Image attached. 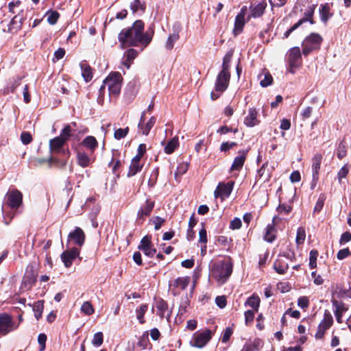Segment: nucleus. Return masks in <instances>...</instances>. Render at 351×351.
<instances>
[{"instance_id": "obj_1", "label": "nucleus", "mask_w": 351, "mask_h": 351, "mask_svg": "<svg viewBox=\"0 0 351 351\" xmlns=\"http://www.w3.org/2000/svg\"><path fill=\"white\" fill-rule=\"evenodd\" d=\"M153 34V30L144 32V23L137 20L131 27L123 29L118 38L122 48L138 45L145 48L151 42Z\"/></svg>"}, {"instance_id": "obj_2", "label": "nucleus", "mask_w": 351, "mask_h": 351, "mask_svg": "<svg viewBox=\"0 0 351 351\" xmlns=\"http://www.w3.org/2000/svg\"><path fill=\"white\" fill-rule=\"evenodd\" d=\"M22 202L23 195L19 190H11L7 193L5 202L1 208L5 224L10 223L15 215L14 210L21 205Z\"/></svg>"}, {"instance_id": "obj_3", "label": "nucleus", "mask_w": 351, "mask_h": 351, "mask_svg": "<svg viewBox=\"0 0 351 351\" xmlns=\"http://www.w3.org/2000/svg\"><path fill=\"white\" fill-rule=\"evenodd\" d=\"M230 57L226 56L223 58L222 70L217 76L215 83V91L211 92L210 97L213 100H215L219 97L221 94L225 91L229 84L230 73Z\"/></svg>"}, {"instance_id": "obj_4", "label": "nucleus", "mask_w": 351, "mask_h": 351, "mask_svg": "<svg viewBox=\"0 0 351 351\" xmlns=\"http://www.w3.org/2000/svg\"><path fill=\"white\" fill-rule=\"evenodd\" d=\"M232 272V264L229 261H219L213 264L210 274L219 285L225 283Z\"/></svg>"}, {"instance_id": "obj_5", "label": "nucleus", "mask_w": 351, "mask_h": 351, "mask_svg": "<svg viewBox=\"0 0 351 351\" xmlns=\"http://www.w3.org/2000/svg\"><path fill=\"white\" fill-rule=\"evenodd\" d=\"M123 77L120 73L113 72L104 81V86L100 88V91L107 86L110 96L117 97L121 90Z\"/></svg>"}, {"instance_id": "obj_6", "label": "nucleus", "mask_w": 351, "mask_h": 351, "mask_svg": "<svg viewBox=\"0 0 351 351\" xmlns=\"http://www.w3.org/2000/svg\"><path fill=\"white\" fill-rule=\"evenodd\" d=\"M71 136V128L69 125L65 126L59 136L49 141V148L51 152H60L64 143Z\"/></svg>"}, {"instance_id": "obj_7", "label": "nucleus", "mask_w": 351, "mask_h": 351, "mask_svg": "<svg viewBox=\"0 0 351 351\" xmlns=\"http://www.w3.org/2000/svg\"><path fill=\"white\" fill-rule=\"evenodd\" d=\"M322 40V37L317 33H312L306 36L302 43L303 54L306 56L313 51L319 49Z\"/></svg>"}, {"instance_id": "obj_8", "label": "nucleus", "mask_w": 351, "mask_h": 351, "mask_svg": "<svg viewBox=\"0 0 351 351\" xmlns=\"http://www.w3.org/2000/svg\"><path fill=\"white\" fill-rule=\"evenodd\" d=\"M19 324H16L12 316L7 313L0 314V335H6L18 328Z\"/></svg>"}, {"instance_id": "obj_9", "label": "nucleus", "mask_w": 351, "mask_h": 351, "mask_svg": "<svg viewBox=\"0 0 351 351\" xmlns=\"http://www.w3.org/2000/svg\"><path fill=\"white\" fill-rule=\"evenodd\" d=\"M301 51L298 47H295L289 49L287 53V60L289 63L288 71L295 73L296 69L299 67L301 62Z\"/></svg>"}, {"instance_id": "obj_10", "label": "nucleus", "mask_w": 351, "mask_h": 351, "mask_svg": "<svg viewBox=\"0 0 351 351\" xmlns=\"http://www.w3.org/2000/svg\"><path fill=\"white\" fill-rule=\"evenodd\" d=\"M213 332L210 330L206 329L202 332H196L193 334L190 344L193 347L202 348L210 340Z\"/></svg>"}, {"instance_id": "obj_11", "label": "nucleus", "mask_w": 351, "mask_h": 351, "mask_svg": "<svg viewBox=\"0 0 351 351\" xmlns=\"http://www.w3.org/2000/svg\"><path fill=\"white\" fill-rule=\"evenodd\" d=\"M75 153L76 162L82 168L90 166L95 161V158L92 156V154H88L83 149H77Z\"/></svg>"}, {"instance_id": "obj_12", "label": "nucleus", "mask_w": 351, "mask_h": 351, "mask_svg": "<svg viewBox=\"0 0 351 351\" xmlns=\"http://www.w3.org/2000/svg\"><path fill=\"white\" fill-rule=\"evenodd\" d=\"M333 319L329 313H325L323 319L319 323L317 331L315 335L317 339L323 338L325 332L332 325Z\"/></svg>"}, {"instance_id": "obj_13", "label": "nucleus", "mask_w": 351, "mask_h": 351, "mask_svg": "<svg viewBox=\"0 0 351 351\" xmlns=\"http://www.w3.org/2000/svg\"><path fill=\"white\" fill-rule=\"evenodd\" d=\"M234 186L233 182H229L226 184L220 182L217 185L215 192L214 196L215 198H221L224 199L230 196Z\"/></svg>"}, {"instance_id": "obj_14", "label": "nucleus", "mask_w": 351, "mask_h": 351, "mask_svg": "<svg viewBox=\"0 0 351 351\" xmlns=\"http://www.w3.org/2000/svg\"><path fill=\"white\" fill-rule=\"evenodd\" d=\"M80 255V249L72 247L70 250L64 251L61 254V259L66 267H70L73 261Z\"/></svg>"}, {"instance_id": "obj_15", "label": "nucleus", "mask_w": 351, "mask_h": 351, "mask_svg": "<svg viewBox=\"0 0 351 351\" xmlns=\"http://www.w3.org/2000/svg\"><path fill=\"white\" fill-rule=\"evenodd\" d=\"M145 111H143L141 114L140 121L138 125V128L139 130V132H141L143 135H148L151 129L153 128L156 123V118L154 117H150L148 121L146 123H144L145 121Z\"/></svg>"}, {"instance_id": "obj_16", "label": "nucleus", "mask_w": 351, "mask_h": 351, "mask_svg": "<svg viewBox=\"0 0 351 351\" xmlns=\"http://www.w3.org/2000/svg\"><path fill=\"white\" fill-rule=\"evenodd\" d=\"M145 255L152 257L156 252V250L153 247L151 238L149 236H145L141 241V243L138 247Z\"/></svg>"}, {"instance_id": "obj_17", "label": "nucleus", "mask_w": 351, "mask_h": 351, "mask_svg": "<svg viewBox=\"0 0 351 351\" xmlns=\"http://www.w3.org/2000/svg\"><path fill=\"white\" fill-rule=\"evenodd\" d=\"M85 240V234L83 230L77 227L73 232H71L68 236V243L73 241L74 243L81 247Z\"/></svg>"}, {"instance_id": "obj_18", "label": "nucleus", "mask_w": 351, "mask_h": 351, "mask_svg": "<svg viewBox=\"0 0 351 351\" xmlns=\"http://www.w3.org/2000/svg\"><path fill=\"white\" fill-rule=\"evenodd\" d=\"M246 12L247 8L244 6L241 8L240 12L236 16L234 22V28L233 30L234 34L235 35L240 34L243 30V26L245 23V16L246 14Z\"/></svg>"}, {"instance_id": "obj_19", "label": "nucleus", "mask_w": 351, "mask_h": 351, "mask_svg": "<svg viewBox=\"0 0 351 351\" xmlns=\"http://www.w3.org/2000/svg\"><path fill=\"white\" fill-rule=\"evenodd\" d=\"M258 110L254 108H251L248 110L247 115L244 119V124L247 127H254L259 124L260 121L258 119Z\"/></svg>"}, {"instance_id": "obj_20", "label": "nucleus", "mask_w": 351, "mask_h": 351, "mask_svg": "<svg viewBox=\"0 0 351 351\" xmlns=\"http://www.w3.org/2000/svg\"><path fill=\"white\" fill-rule=\"evenodd\" d=\"M247 152V151L244 150L239 152L238 156L234 159L231 171H239L243 167L246 159Z\"/></svg>"}, {"instance_id": "obj_21", "label": "nucleus", "mask_w": 351, "mask_h": 351, "mask_svg": "<svg viewBox=\"0 0 351 351\" xmlns=\"http://www.w3.org/2000/svg\"><path fill=\"white\" fill-rule=\"evenodd\" d=\"M80 145L87 148L93 154L98 147V142L93 136H87L82 141Z\"/></svg>"}, {"instance_id": "obj_22", "label": "nucleus", "mask_w": 351, "mask_h": 351, "mask_svg": "<svg viewBox=\"0 0 351 351\" xmlns=\"http://www.w3.org/2000/svg\"><path fill=\"white\" fill-rule=\"evenodd\" d=\"M322 158L323 157L321 154H315L312 158L313 178L315 180H318L319 170L321 167Z\"/></svg>"}, {"instance_id": "obj_23", "label": "nucleus", "mask_w": 351, "mask_h": 351, "mask_svg": "<svg viewBox=\"0 0 351 351\" xmlns=\"http://www.w3.org/2000/svg\"><path fill=\"white\" fill-rule=\"evenodd\" d=\"M82 76L86 82H90L93 76V70L90 66L86 62L82 61L80 63Z\"/></svg>"}, {"instance_id": "obj_24", "label": "nucleus", "mask_w": 351, "mask_h": 351, "mask_svg": "<svg viewBox=\"0 0 351 351\" xmlns=\"http://www.w3.org/2000/svg\"><path fill=\"white\" fill-rule=\"evenodd\" d=\"M140 160L138 156H134L132 158L128 173V177L134 176L141 170L143 165L140 163Z\"/></svg>"}, {"instance_id": "obj_25", "label": "nucleus", "mask_w": 351, "mask_h": 351, "mask_svg": "<svg viewBox=\"0 0 351 351\" xmlns=\"http://www.w3.org/2000/svg\"><path fill=\"white\" fill-rule=\"evenodd\" d=\"M267 165L268 163L265 162L257 172L258 180L263 183L268 182L271 177V171L267 168Z\"/></svg>"}, {"instance_id": "obj_26", "label": "nucleus", "mask_w": 351, "mask_h": 351, "mask_svg": "<svg viewBox=\"0 0 351 351\" xmlns=\"http://www.w3.org/2000/svg\"><path fill=\"white\" fill-rule=\"evenodd\" d=\"M154 206V202L147 200L138 212V220H144L145 217L149 215Z\"/></svg>"}, {"instance_id": "obj_27", "label": "nucleus", "mask_w": 351, "mask_h": 351, "mask_svg": "<svg viewBox=\"0 0 351 351\" xmlns=\"http://www.w3.org/2000/svg\"><path fill=\"white\" fill-rule=\"evenodd\" d=\"M289 267L287 258L282 256L279 258L274 264L275 270L280 274H285Z\"/></svg>"}, {"instance_id": "obj_28", "label": "nucleus", "mask_w": 351, "mask_h": 351, "mask_svg": "<svg viewBox=\"0 0 351 351\" xmlns=\"http://www.w3.org/2000/svg\"><path fill=\"white\" fill-rule=\"evenodd\" d=\"M190 278L188 276L179 277L176 279L170 285L173 289L184 290L189 285Z\"/></svg>"}, {"instance_id": "obj_29", "label": "nucleus", "mask_w": 351, "mask_h": 351, "mask_svg": "<svg viewBox=\"0 0 351 351\" xmlns=\"http://www.w3.org/2000/svg\"><path fill=\"white\" fill-rule=\"evenodd\" d=\"M267 7V3L265 1H262L258 4L251 6V16L254 18L261 16L265 12Z\"/></svg>"}, {"instance_id": "obj_30", "label": "nucleus", "mask_w": 351, "mask_h": 351, "mask_svg": "<svg viewBox=\"0 0 351 351\" xmlns=\"http://www.w3.org/2000/svg\"><path fill=\"white\" fill-rule=\"evenodd\" d=\"M276 217L273 218V222L271 224L267 225L266 230H265V234L264 236L265 240L267 242L271 243L276 238V230L274 227V220Z\"/></svg>"}, {"instance_id": "obj_31", "label": "nucleus", "mask_w": 351, "mask_h": 351, "mask_svg": "<svg viewBox=\"0 0 351 351\" xmlns=\"http://www.w3.org/2000/svg\"><path fill=\"white\" fill-rule=\"evenodd\" d=\"M22 24V18L19 17L18 15L14 16L11 20L9 26H8V32L14 34L18 32L20 29Z\"/></svg>"}, {"instance_id": "obj_32", "label": "nucleus", "mask_w": 351, "mask_h": 351, "mask_svg": "<svg viewBox=\"0 0 351 351\" xmlns=\"http://www.w3.org/2000/svg\"><path fill=\"white\" fill-rule=\"evenodd\" d=\"M330 5L328 3L322 4L319 8V14L321 17V20L326 23L329 18L332 16L330 13Z\"/></svg>"}, {"instance_id": "obj_33", "label": "nucleus", "mask_w": 351, "mask_h": 351, "mask_svg": "<svg viewBox=\"0 0 351 351\" xmlns=\"http://www.w3.org/2000/svg\"><path fill=\"white\" fill-rule=\"evenodd\" d=\"M178 138L177 136L173 137L165 147V152L167 154H170L174 152L176 148L178 146Z\"/></svg>"}, {"instance_id": "obj_34", "label": "nucleus", "mask_w": 351, "mask_h": 351, "mask_svg": "<svg viewBox=\"0 0 351 351\" xmlns=\"http://www.w3.org/2000/svg\"><path fill=\"white\" fill-rule=\"evenodd\" d=\"M179 34L178 32H173L170 34L165 43V48L167 50H171L175 43L179 39Z\"/></svg>"}, {"instance_id": "obj_35", "label": "nucleus", "mask_w": 351, "mask_h": 351, "mask_svg": "<svg viewBox=\"0 0 351 351\" xmlns=\"http://www.w3.org/2000/svg\"><path fill=\"white\" fill-rule=\"evenodd\" d=\"M245 304L251 306L254 311L257 312L260 305V298L257 295H252L247 299Z\"/></svg>"}, {"instance_id": "obj_36", "label": "nucleus", "mask_w": 351, "mask_h": 351, "mask_svg": "<svg viewBox=\"0 0 351 351\" xmlns=\"http://www.w3.org/2000/svg\"><path fill=\"white\" fill-rule=\"evenodd\" d=\"M44 308L43 302L38 301L33 305V311L34 313V316L37 320H38L43 314V311Z\"/></svg>"}, {"instance_id": "obj_37", "label": "nucleus", "mask_w": 351, "mask_h": 351, "mask_svg": "<svg viewBox=\"0 0 351 351\" xmlns=\"http://www.w3.org/2000/svg\"><path fill=\"white\" fill-rule=\"evenodd\" d=\"M80 311L82 313L88 316L93 315L95 312L93 305L88 301H86L82 304Z\"/></svg>"}, {"instance_id": "obj_38", "label": "nucleus", "mask_w": 351, "mask_h": 351, "mask_svg": "<svg viewBox=\"0 0 351 351\" xmlns=\"http://www.w3.org/2000/svg\"><path fill=\"white\" fill-rule=\"evenodd\" d=\"M307 20L305 18H302L299 20L296 23H295L291 27H290L288 30H287L282 36L283 39L287 38L289 35L296 29H298L302 24L306 22Z\"/></svg>"}, {"instance_id": "obj_39", "label": "nucleus", "mask_w": 351, "mask_h": 351, "mask_svg": "<svg viewBox=\"0 0 351 351\" xmlns=\"http://www.w3.org/2000/svg\"><path fill=\"white\" fill-rule=\"evenodd\" d=\"M306 239V232L304 228L300 227L297 230L295 242L298 245L302 244Z\"/></svg>"}, {"instance_id": "obj_40", "label": "nucleus", "mask_w": 351, "mask_h": 351, "mask_svg": "<svg viewBox=\"0 0 351 351\" xmlns=\"http://www.w3.org/2000/svg\"><path fill=\"white\" fill-rule=\"evenodd\" d=\"M147 305L143 304L136 311V317L141 324H143L145 322L143 316H144L145 312L147 311Z\"/></svg>"}, {"instance_id": "obj_41", "label": "nucleus", "mask_w": 351, "mask_h": 351, "mask_svg": "<svg viewBox=\"0 0 351 351\" xmlns=\"http://www.w3.org/2000/svg\"><path fill=\"white\" fill-rule=\"evenodd\" d=\"M47 21L51 25H54L57 23L60 14L56 11H49L47 13Z\"/></svg>"}, {"instance_id": "obj_42", "label": "nucleus", "mask_w": 351, "mask_h": 351, "mask_svg": "<svg viewBox=\"0 0 351 351\" xmlns=\"http://www.w3.org/2000/svg\"><path fill=\"white\" fill-rule=\"evenodd\" d=\"M129 128L127 127L125 128H119L114 131V137L117 139L120 140L124 137L126 136V135L128 134Z\"/></svg>"}, {"instance_id": "obj_43", "label": "nucleus", "mask_w": 351, "mask_h": 351, "mask_svg": "<svg viewBox=\"0 0 351 351\" xmlns=\"http://www.w3.org/2000/svg\"><path fill=\"white\" fill-rule=\"evenodd\" d=\"M130 9L133 13L137 12L138 10L144 11L145 7L141 3L140 0H134L130 4Z\"/></svg>"}, {"instance_id": "obj_44", "label": "nucleus", "mask_w": 351, "mask_h": 351, "mask_svg": "<svg viewBox=\"0 0 351 351\" xmlns=\"http://www.w3.org/2000/svg\"><path fill=\"white\" fill-rule=\"evenodd\" d=\"M318 256V252L316 250H311L310 252L309 256V266L311 269L316 267L317 266V258Z\"/></svg>"}, {"instance_id": "obj_45", "label": "nucleus", "mask_w": 351, "mask_h": 351, "mask_svg": "<svg viewBox=\"0 0 351 351\" xmlns=\"http://www.w3.org/2000/svg\"><path fill=\"white\" fill-rule=\"evenodd\" d=\"M188 169V164L185 162L180 163L175 172V178L177 179L178 176L183 175Z\"/></svg>"}, {"instance_id": "obj_46", "label": "nucleus", "mask_w": 351, "mask_h": 351, "mask_svg": "<svg viewBox=\"0 0 351 351\" xmlns=\"http://www.w3.org/2000/svg\"><path fill=\"white\" fill-rule=\"evenodd\" d=\"M349 172V168L347 164L344 165L339 171L337 173V178L339 183L341 182V180L347 176Z\"/></svg>"}, {"instance_id": "obj_47", "label": "nucleus", "mask_w": 351, "mask_h": 351, "mask_svg": "<svg viewBox=\"0 0 351 351\" xmlns=\"http://www.w3.org/2000/svg\"><path fill=\"white\" fill-rule=\"evenodd\" d=\"M92 343L95 346H100L103 343V333L101 332H98L94 335Z\"/></svg>"}, {"instance_id": "obj_48", "label": "nucleus", "mask_w": 351, "mask_h": 351, "mask_svg": "<svg viewBox=\"0 0 351 351\" xmlns=\"http://www.w3.org/2000/svg\"><path fill=\"white\" fill-rule=\"evenodd\" d=\"M138 52L134 49H130L127 50L124 53V57L128 62H132L133 60L137 56Z\"/></svg>"}, {"instance_id": "obj_49", "label": "nucleus", "mask_w": 351, "mask_h": 351, "mask_svg": "<svg viewBox=\"0 0 351 351\" xmlns=\"http://www.w3.org/2000/svg\"><path fill=\"white\" fill-rule=\"evenodd\" d=\"M156 308L159 311V315L162 317L164 316V313L166 311L167 308V303L163 301L162 300H160L156 302Z\"/></svg>"}, {"instance_id": "obj_50", "label": "nucleus", "mask_w": 351, "mask_h": 351, "mask_svg": "<svg viewBox=\"0 0 351 351\" xmlns=\"http://www.w3.org/2000/svg\"><path fill=\"white\" fill-rule=\"evenodd\" d=\"M351 255V251L348 247L340 250L337 254V258L339 260H343Z\"/></svg>"}, {"instance_id": "obj_51", "label": "nucleus", "mask_w": 351, "mask_h": 351, "mask_svg": "<svg viewBox=\"0 0 351 351\" xmlns=\"http://www.w3.org/2000/svg\"><path fill=\"white\" fill-rule=\"evenodd\" d=\"M273 81L272 76L269 73H266L263 79L261 80L260 84L263 87H267L271 84Z\"/></svg>"}, {"instance_id": "obj_52", "label": "nucleus", "mask_w": 351, "mask_h": 351, "mask_svg": "<svg viewBox=\"0 0 351 351\" xmlns=\"http://www.w3.org/2000/svg\"><path fill=\"white\" fill-rule=\"evenodd\" d=\"M47 341V336L45 334H40L38 337V342L40 345V351H44L45 349V343Z\"/></svg>"}, {"instance_id": "obj_53", "label": "nucleus", "mask_w": 351, "mask_h": 351, "mask_svg": "<svg viewBox=\"0 0 351 351\" xmlns=\"http://www.w3.org/2000/svg\"><path fill=\"white\" fill-rule=\"evenodd\" d=\"M152 221L154 225V229L156 230H159L161 228V226L163 225V223H165V219L160 217H154L152 219Z\"/></svg>"}, {"instance_id": "obj_54", "label": "nucleus", "mask_w": 351, "mask_h": 351, "mask_svg": "<svg viewBox=\"0 0 351 351\" xmlns=\"http://www.w3.org/2000/svg\"><path fill=\"white\" fill-rule=\"evenodd\" d=\"M315 5H313L311 6H310L308 10L305 12L304 13V15L306 17H304L305 19H306V20L308 21V18L309 19V21L311 23H313V20L311 19V18L313 17V13H314V11H315Z\"/></svg>"}, {"instance_id": "obj_55", "label": "nucleus", "mask_w": 351, "mask_h": 351, "mask_svg": "<svg viewBox=\"0 0 351 351\" xmlns=\"http://www.w3.org/2000/svg\"><path fill=\"white\" fill-rule=\"evenodd\" d=\"M199 243L206 244L207 243V235L206 230L204 228H202L199 232Z\"/></svg>"}, {"instance_id": "obj_56", "label": "nucleus", "mask_w": 351, "mask_h": 351, "mask_svg": "<svg viewBox=\"0 0 351 351\" xmlns=\"http://www.w3.org/2000/svg\"><path fill=\"white\" fill-rule=\"evenodd\" d=\"M351 241V233L350 232H345L341 236L339 243L343 245Z\"/></svg>"}, {"instance_id": "obj_57", "label": "nucleus", "mask_w": 351, "mask_h": 351, "mask_svg": "<svg viewBox=\"0 0 351 351\" xmlns=\"http://www.w3.org/2000/svg\"><path fill=\"white\" fill-rule=\"evenodd\" d=\"M308 304H309V300H308V298H306L305 296H302V297H300L298 298V305L300 307H301L302 308H305L308 306Z\"/></svg>"}, {"instance_id": "obj_58", "label": "nucleus", "mask_w": 351, "mask_h": 351, "mask_svg": "<svg viewBox=\"0 0 351 351\" xmlns=\"http://www.w3.org/2000/svg\"><path fill=\"white\" fill-rule=\"evenodd\" d=\"M21 140L24 145H27L32 141V138L29 132H23L21 135Z\"/></svg>"}, {"instance_id": "obj_59", "label": "nucleus", "mask_w": 351, "mask_h": 351, "mask_svg": "<svg viewBox=\"0 0 351 351\" xmlns=\"http://www.w3.org/2000/svg\"><path fill=\"white\" fill-rule=\"evenodd\" d=\"M64 55H65V50L63 48H59L58 50H56L54 52V58L53 59V62L63 58Z\"/></svg>"}, {"instance_id": "obj_60", "label": "nucleus", "mask_w": 351, "mask_h": 351, "mask_svg": "<svg viewBox=\"0 0 351 351\" xmlns=\"http://www.w3.org/2000/svg\"><path fill=\"white\" fill-rule=\"evenodd\" d=\"M241 220L239 218H234L230 223V228L232 230H237L241 227Z\"/></svg>"}, {"instance_id": "obj_61", "label": "nucleus", "mask_w": 351, "mask_h": 351, "mask_svg": "<svg viewBox=\"0 0 351 351\" xmlns=\"http://www.w3.org/2000/svg\"><path fill=\"white\" fill-rule=\"evenodd\" d=\"M346 154H347V152H346V149L345 146L342 145H339L338 149H337V157L339 159H341V158H344L346 156Z\"/></svg>"}, {"instance_id": "obj_62", "label": "nucleus", "mask_w": 351, "mask_h": 351, "mask_svg": "<svg viewBox=\"0 0 351 351\" xmlns=\"http://www.w3.org/2000/svg\"><path fill=\"white\" fill-rule=\"evenodd\" d=\"M312 112L313 108L312 107L310 106H308L303 109L302 112H301V116L302 117V119H306L309 118L312 114Z\"/></svg>"}, {"instance_id": "obj_63", "label": "nucleus", "mask_w": 351, "mask_h": 351, "mask_svg": "<svg viewBox=\"0 0 351 351\" xmlns=\"http://www.w3.org/2000/svg\"><path fill=\"white\" fill-rule=\"evenodd\" d=\"M254 317V312L251 310H247L245 312V323L246 324H248L250 322H252Z\"/></svg>"}, {"instance_id": "obj_64", "label": "nucleus", "mask_w": 351, "mask_h": 351, "mask_svg": "<svg viewBox=\"0 0 351 351\" xmlns=\"http://www.w3.org/2000/svg\"><path fill=\"white\" fill-rule=\"evenodd\" d=\"M232 335V328H227L226 329V330L224 331L223 332V337H222V342L223 343H226L230 337H231V335Z\"/></svg>"}]
</instances>
